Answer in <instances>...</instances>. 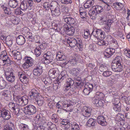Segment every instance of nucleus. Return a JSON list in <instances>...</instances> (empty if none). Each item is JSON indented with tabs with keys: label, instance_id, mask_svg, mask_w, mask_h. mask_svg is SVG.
Returning a JSON list of instances; mask_svg holds the SVG:
<instances>
[{
	"label": "nucleus",
	"instance_id": "obj_9",
	"mask_svg": "<svg viewBox=\"0 0 130 130\" xmlns=\"http://www.w3.org/2000/svg\"><path fill=\"white\" fill-rule=\"evenodd\" d=\"M33 70V73L35 76H39L42 74L43 72V67L39 64L34 65Z\"/></svg>",
	"mask_w": 130,
	"mask_h": 130
},
{
	"label": "nucleus",
	"instance_id": "obj_21",
	"mask_svg": "<svg viewBox=\"0 0 130 130\" xmlns=\"http://www.w3.org/2000/svg\"><path fill=\"white\" fill-rule=\"evenodd\" d=\"M19 75H20V79L21 81L24 84H27L29 82V80L26 75L21 72L19 73Z\"/></svg>",
	"mask_w": 130,
	"mask_h": 130
},
{
	"label": "nucleus",
	"instance_id": "obj_39",
	"mask_svg": "<svg viewBox=\"0 0 130 130\" xmlns=\"http://www.w3.org/2000/svg\"><path fill=\"white\" fill-rule=\"evenodd\" d=\"M41 49L39 47H37L34 50L35 55L37 57H39L41 54Z\"/></svg>",
	"mask_w": 130,
	"mask_h": 130
},
{
	"label": "nucleus",
	"instance_id": "obj_11",
	"mask_svg": "<svg viewBox=\"0 0 130 130\" xmlns=\"http://www.w3.org/2000/svg\"><path fill=\"white\" fill-rule=\"evenodd\" d=\"M93 85L89 83H87L84 86V88L83 90V94L85 95H89L93 89Z\"/></svg>",
	"mask_w": 130,
	"mask_h": 130
},
{
	"label": "nucleus",
	"instance_id": "obj_59",
	"mask_svg": "<svg viewBox=\"0 0 130 130\" xmlns=\"http://www.w3.org/2000/svg\"><path fill=\"white\" fill-rule=\"evenodd\" d=\"M124 54L127 57L130 58V50H129L124 49Z\"/></svg>",
	"mask_w": 130,
	"mask_h": 130
},
{
	"label": "nucleus",
	"instance_id": "obj_64",
	"mask_svg": "<svg viewBox=\"0 0 130 130\" xmlns=\"http://www.w3.org/2000/svg\"><path fill=\"white\" fill-rule=\"evenodd\" d=\"M104 9L106 11H108L110 10L111 8L110 5L108 4L104 6Z\"/></svg>",
	"mask_w": 130,
	"mask_h": 130
},
{
	"label": "nucleus",
	"instance_id": "obj_36",
	"mask_svg": "<svg viewBox=\"0 0 130 130\" xmlns=\"http://www.w3.org/2000/svg\"><path fill=\"white\" fill-rule=\"evenodd\" d=\"M66 33L69 36L72 35L75 32L74 27H71L68 28V29L65 31Z\"/></svg>",
	"mask_w": 130,
	"mask_h": 130
},
{
	"label": "nucleus",
	"instance_id": "obj_49",
	"mask_svg": "<svg viewBox=\"0 0 130 130\" xmlns=\"http://www.w3.org/2000/svg\"><path fill=\"white\" fill-rule=\"evenodd\" d=\"M90 31L88 29H86V30L84 31L83 37L84 38L87 39L90 36Z\"/></svg>",
	"mask_w": 130,
	"mask_h": 130
},
{
	"label": "nucleus",
	"instance_id": "obj_34",
	"mask_svg": "<svg viewBox=\"0 0 130 130\" xmlns=\"http://www.w3.org/2000/svg\"><path fill=\"white\" fill-rule=\"evenodd\" d=\"M70 126L71 130H79L80 129L78 125L75 122H71Z\"/></svg>",
	"mask_w": 130,
	"mask_h": 130
},
{
	"label": "nucleus",
	"instance_id": "obj_8",
	"mask_svg": "<svg viewBox=\"0 0 130 130\" xmlns=\"http://www.w3.org/2000/svg\"><path fill=\"white\" fill-rule=\"evenodd\" d=\"M112 44V46L114 47V48H108L105 50V52L104 53V56L107 58H108L112 56L113 54L115 52V50L117 48L118 46L117 42V43H113Z\"/></svg>",
	"mask_w": 130,
	"mask_h": 130
},
{
	"label": "nucleus",
	"instance_id": "obj_50",
	"mask_svg": "<svg viewBox=\"0 0 130 130\" xmlns=\"http://www.w3.org/2000/svg\"><path fill=\"white\" fill-rule=\"evenodd\" d=\"M14 128V126L13 123L11 122H9L8 125L6 127V130H12Z\"/></svg>",
	"mask_w": 130,
	"mask_h": 130
},
{
	"label": "nucleus",
	"instance_id": "obj_14",
	"mask_svg": "<svg viewBox=\"0 0 130 130\" xmlns=\"http://www.w3.org/2000/svg\"><path fill=\"white\" fill-rule=\"evenodd\" d=\"M111 68L112 70L115 72H120L123 69L121 64L114 62H112L111 63Z\"/></svg>",
	"mask_w": 130,
	"mask_h": 130
},
{
	"label": "nucleus",
	"instance_id": "obj_53",
	"mask_svg": "<svg viewBox=\"0 0 130 130\" xmlns=\"http://www.w3.org/2000/svg\"><path fill=\"white\" fill-rule=\"evenodd\" d=\"M50 3L48 2L44 3L43 5V6L44 8L47 11H48L50 8Z\"/></svg>",
	"mask_w": 130,
	"mask_h": 130
},
{
	"label": "nucleus",
	"instance_id": "obj_27",
	"mask_svg": "<svg viewBox=\"0 0 130 130\" xmlns=\"http://www.w3.org/2000/svg\"><path fill=\"white\" fill-rule=\"evenodd\" d=\"M97 14L95 10L93 8V9L90 10L88 12L90 18L93 20L95 19L97 15Z\"/></svg>",
	"mask_w": 130,
	"mask_h": 130
},
{
	"label": "nucleus",
	"instance_id": "obj_33",
	"mask_svg": "<svg viewBox=\"0 0 130 130\" xmlns=\"http://www.w3.org/2000/svg\"><path fill=\"white\" fill-rule=\"evenodd\" d=\"M94 3V0H87L84 4V7L85 8H89L92 6Z\"/></svg>",
	"mask_w": 130,
	"mask_h": 130
},
{
	"label": "nucleus",
	"instance_id": "obj_29",
	"mask_svg": "<svg viewBox=\"0 0 130 130\" xmlns=\"http://www.w3.org/2000/svg\"><path fill=\"white\" fill-rule=\"evenodd\" d=\"M7 83L3 77L0 78V89L5 88L7 86Z\"/></svg>",
	"mask_w": 130,
	"mask_h": 130
},
{
	"label": "nucleus",
	"instance_id": "obj_16",
	"mask_svg": "<svg viewBox=\"0 0 130 130\" xmlns=\"http://www.w3.org/2000/svg\"><path fill=\"white\" fill-rule=\"evenodd\" d=\"M2 97L6 101H9L10 100V92L7 90H4L1 92Z\"/></svg>",
	"mask_w": 130,
	"mask_h": 130
},
{
	"label": "nucleus",
	"instance_id": "obj_40",
	"mask_svg": "<svg viewBox=\"0 0 130 130\" xmlns=\"http://www.w3.org/2000/svg\"><path fill=\"white\" fill-rule=\"evenodd\" d=\"M113 6L114 8H118V9H120L123 7V4L121 3H113Z\"/></svg>",
	"mask_w": 130,
	"mask_h": 130
},
{
	"label": "nucleus",
	"instance_id": "obj_10",
	"mask_svg": "<svg viewBox=\"0 0 130 130\" xmlns=\"http://www.w3.org/2000/svg\"><path fill=\"white\" fill-rule=\"evenodd\" d=\"M44 57L45 59L44 62L46 64L52 62L53 59V55L50 51H47L44 53Z\"/></svg>",
	"mask_w": 130,
	"mask_h": 130
},
{
	"label": "nucleus",
	"instance_id": "obj_58",
	"mask_svg": "<svg viewBox=\"0 0 130 130\" xmlns=\"http://www.w3.org/2000/svg\"><path fill=\"white\" fill-rule=\"evenodd\" d=\"M61 2L62 4H69L72 3V0H61Z\"/></svg>",
	"mask_w": 130,
	"mask_h": 130
},
{
	"label": "nucleus",
	"instance_id": "obj_25",
	"mask_svg": "<svg viewBox=\"0 0 130 130\" xmlns=\"http://www.w3.org/2000/svg\"><path fill=\"white\" fill-rule=\"evenodd\" d=\"M16 41L18 44L22 45L25 43V39L24 36L22 35H20L17 38Z\"/></svg>",
	"mask_w": 130,
	"mask_h": 130
},
{
	"label": "nucleus",
	"instance_id": "obj_44",
	"mask_svg": "<svg viewBox=\"0 0 130 130\" xmlns=\"http://www.w3.org/2000/svg\"><path fill=\"white\" fill-rule=\"evenodd\" d=\"M122 59L120 56H117L114 59L112 62H116L117 63L121 64L122 62Z\"/></svg>",
	"mask_w": 130,
	"mask_h": 130
},
{
	"label": "nucleus",
	"instance_id": "obj_46",
	"mask_svg": "<svg viewBox=\"0 0 130 130\" xmlns=\"http://www.w3.org/2000/svg\"><path fill=\"white\" fill-rule=\"evenodd\" d=\"M37 118L38 120L39 121H41L42 122V123L46 122V119L45 117H43L42 115L40 116L39 115H37Z\"/></svg>",
	"mask_w": 130,
	"mask_h": 130
},
{
	"label": "nucleus",
	"instance_id": "obj_56",
	"mask_svg": "<svg viewBox=\"0 0 130 130\" xmlns=\"http://www.w3.org/2000/svg\"><path fill=\"white\" fill-rule=\"evenodd\" d=\"M21 8H17L14 10V13L16 14L20 15L23 13V12L21 10Z\"/></svg>",
	"mask_w": 130,
	"mask_h": 130
},
{
	"label": "nucleus",
	"instance_id": "obj_38",
	"mask_svg": "<svg viewBox=\"0 0 130 130\" xmlns=\"http://www.w3.org/2000/svg\"><path fill=\"white\" fill-rule=\"evenodd\" d=\"M25 1H23L21 3L20 7L22 10H26L27 8V5Z\"/></svg>",
	"mask_w": 130,
	"mask_h": 130
},
{
	"label": "nucleus",
	"instance_id": "obj_4",
	"mask_svg": "<svg viewBox=\"0 0 130 130\" xmlns=\"http://www.w3.org/2000/svg\"><path fill=\"white\" fill-rule=\"evenodd\" d=\"M60 7L59 5L57 2H52L50 5V10L52 14L54 16H59L60 14Z\"/></svg>",
	"mask_w": 130,
	"mask_h": 130
},
{
	"label": "nucleus",
	"instance_id": "obj_7",
	"mask_svg": "<svg viewBox=\"0 0 130 130\" xmlns=\"http://www.w3.org/2000/svg\"><path fill=\"white\" fill-rule=\"evenodd\" d=\"M23 110L25 113L28 115H33L36 112V107L31 105H28L24 107Z\"/></svg>",
	"mask_w": 130,
	"mask_h": 130
},
{
	"label": "nucleus",
	"instance_id": "obj_62",
	"mask_svg": "<svg viewBox=\"0 0 130 130\" xmlns=\"http://www.w3.org/2000/svg\"><path fill=\"white\" fill-rule=\"evenodd\" d=\"M25 2L28 4L30 7H32L33 5L34 1L33 0H26Z\"/></svg>",
	"mask_w": 130,
	"mask_h": 130
},
{
	"label": "nucleus",
	"instance_id": "obj_47",
	"mask_svg": "<svg viewBox=\"0 0 130 130\" xmlns=\"http://www.w3.org/2000/svg\"><path fill=\"white\" fill-rule=\"evenodd\" d=\"M25 62L28 63L30 65H33V61L32 59L30 57H26L25 58Z\"/></svg>",
	"mask_w": 130,
	"mask_h": 130
},
{
	"label": "nucleus",
	"instance_id": "obj_5",
	"mask_svg": "<svg viewBox=\"0 0 130 130\" xmlns=\"http://www.w3.org/2000/svg\"><path fill=\"white\" fill-rule=\"evenodd\" d=\"M81 40L80 39H77V40L73 38L68 39L67 40V42L70 46L73 48L76 46L79 49L81 50L83 47Z\"/></svg>",
	"mask_w": 130,
	"mask_h": 130
},
{
	"label": "nucleus",
	"instance_id": "obj_26",
	"mask_svg": "<svg viewBox=\"0 0 130 130\" xmlns=\"http://www.w3.org/2000/svg\"><path fill=\"white\" fill-rule=\"evenodd\" d=\"M18 1L17 0H9L8 5L10 7L14 8L18 5Z\"/></svg>",
	"mask_w": 130,
	"mask_h": 130
},
{
	"label": "nucleus",
	"instance_id": "obj_63",
	"mask_svg": "<svg viewBox=\"0 0 130 130\" xmlns=\"http://www.w3.org/2000/svg\"><path fill=\"white\" fill-rule=\"evenodd\" d=\"M124 99H125L126 102L127 104L130 105V96H129L127 98L125 96L123 98Z\"/></svg>",
	"mask_w": 130,
	"mask_h": 130
},
{
	"label": "nucleus",
	"instance_id": "obj_43",
	"mask_svg": "<svg viewBox=\"0 0 130 130\" xmlns=\"http://www.w3.org/2000/svg\"><path fill=\"white\" fill-rule=\"evenodd\" d=\"M74 83V81L71 78H68L66 79V85L69 86L71 87V86Z\"/></svg>",
	"mask_w": 130,
	"mask_h": 130
},
{
	"label": "nucleus",
	"instance_id": "obj_19",
	"mask_svg": "<svg viewBox=\"0 0 130 130\" xmlns=\"http://www.w3.org/2000/svg\"><path fill=\"white\" fill-rule=\"evenodd\" d=\"M8 72H5L6 77L7 80L11 83L13 82L15 79V77L13 72H11L8 74Z\"/></svg>",
	"mask_w": 130,
	"mask_h": 130
},
{
	"label": "nucleus",
	"instance_id": "obj_2",
	"mask_svg": "<svg viewBox=\"0 0 130 130\" xmlns=\"http://www.w3.org/2000/svg\"><path fill=\"white\" fill-rule=\"evenodd\" d=\"M38 94L37 89H33L29 93V99H30L32 100H35L38 105L41 106L43 104L44 101L43 98H42L38 99Z\"/></svg>",
	"mask_w": 130,
	"mask_h": 130
},
{
	"label": "nucleus",
	"instance_id": "obj_32",
	"mask_svg": "<svg viewBox=\"0 0 130 130\" xmlns=\"http://www.w3.org/2000/svg\"><path fill=\"white\" fill-rule=\"evenodd\" d=\"M61 77H58V82L60 83L65 78L68 77V75L67 74L66 71H63L61 72L60 74Z\"/></svg>",
	"mask_w": 130,
	"mask_h": 130
},
{
	"label": "nucleus",
	"instance_id": "obj_30",
	"mask_svg": "<svg viewBox=\"0 0 130 130\" xmlns=\"http://www.w3.org/2000/svg\"><path fill=\"white\" fill-rule=\"evenodd\" d=\"M56 58L58 60L62 61L65 60L66 57L62 52H58L57 54Z\"/></svg>",
	"mask_w": 130,
	"mask_h": 130
},
{
	"label": "nucleus",
	"instance_id": "obj_45",
	"mask_svg": "<svg viewBox=\"0 0 130 130\" xmlns=\"http://www.w3.org/2000/svg\"><path fill=\"white\" fill-rule=\"evenodd\" d=\"M112 74V72L108 70L104 71L102 75L105 77H108L110 76Z\"/></svg>",
	"mask_w": 130,
	"mask_h": 130
},
{
	"label": "nucleus",
	"instance_id": "obj_22",
	"mask_svg": "<svg viewBox=\"0 0 130 130\" xmlns=\"http://www.w3.org/2000/svg\"><path fill=\"white\" fill-rule=\"evenodd\" d=\"M96 124V120L93 118H91L88 120L86 125V126L88 127L93 128L95 127Z\"/></svg>",
	"mask_w": 130,
	"mask_h": 130
},
{
	"label": "nucleus",
	"instance_id": "obj_1",
	"mask_svg": "<svg viewBox=\"0 0 130 130\" xmlns=\"http://www.w3.org/2000/svg\"><path fill=\"white\" fill-rule=\"evenodd\" d=\"M105 34L100 29L93 28V31L90 36V38L93 40L96 39L99 41L100 38L103 39L105 37Z\"/></svg>",
	"mask_w": 130,
	"mask_h": 130
},
{
	"label": "nucleus",
	"instance_id": "obj_41",
	"mask_svg": "<svg viewBox=\"0 0 130 130\" xmlns=\"http://www.w3.org/2000/svg\"><path fill=\"white\" fill-rule=\"evenodd\" d=\"M19 127L21 130H30L28 125L21 123L19 125Z\"/></svg>",
	"mask_w": 130,
	"mask_h": 130
},
{
	"label": "nucleus",
	"instance_id": "obj_23",
	"mask_svg": "<svg viewBox=\"0 0 130 130\" xmlns=\"http://www.w3.org/2000/svg\"><path fill=\"white\" fill-rule=\"evenodd\" d=\"M97 120L98 123L102 126H105L107 124L105 119L103 116H100L98 117Z\"/></svg>",
	"mask_w": 130,
	"mask_h": 130
},
{
	"label": "nucleus",
	"instance_id": "obj_31",
	"mask_svg": "<svg viewBox=\"0 0 130 130\" xmlns=\"http://www.w3.org/2000/svg\"><path fill=\"white\" fill-rule=\"evenodd\" d=\"M1 7L5 13L8 15H10L11 13L12 12L10 8L7 7L4 5H2Z\"/></svg>",
	"mask_w": 130,
	"mask_h": 130
},
{
	"label": "nucleus",
	"instance_id": "obj_42",
	"mask_svg": "<svg viewBox=\"0 0 130 130\" xmlns=\"http://www.w3.org/2000/svg\"><path fill=\"white\" fill-rule=\"evenodd\" d=\"M96 44L99 45H107L108 44V43L107 41H106L102 40H100L99 41L97 42Z\"/></svg>",
	"mask_w": 130,
	"mask_h": 130
},
{
	"label": "nucleus",
	"instance_id": "obj_61",
	"mask_svg": "<svg viewBox=\"0 0 130 130\" xmlns=\"http://www.w3.org/2000/svg\"><path fill=\"white\" fill-rule=\"evenodd\" d=\"M61 10L63 12L67 13L68 12V8L63 6H61Z\"/></svg>",
	"mask_w": 130,
	"mask_h": 130
},
{
	"label": "nucleus",
	"instance_id": "obj_20",
	"mask_svg": "<svg viewBox=\"0 0 130 130\" xmlns=\"http://www.w3.org/2000/svg\"><path fill=\"white\" fill-rule=\"evenodd\" d=\"M115 102H116L115 103V105L113 107L114 110L117 112H119L121 110V103H120L119 100L117 98H116L114 99Z\"/></svg>",
	"mask_w": 130,
	"mask_h": 130
},
{
	"label": "nucleus",
	"instance_id": "obj_48",
	"mask_svg": "<svg viewBox=\"0 0 130 130\" xmlns=\"http://www.w3.org/2000/svg\"><path fill=\"white\" fill-rule=\"evenodd\" d=\"M116 118V120L119 121L122 120L124 118V115L121 113H118Z\"/></svg>",
	"mask_w": 130,
	"mask_h": 130
},
{
	"label": "nucleus",
	"instance_id": "obj_28",
	"mask_svg": "<svg viewBox=\"0 0 130 130\" xmlns=\"http://www.w3.org/2000/svg\"><path fill=\"white\" fill-rule=\"evenodd\" d=\"M71 73L75 76L80 75L82 74V71L79 68H73L71 71Z\"/></svg>",
	"mask_w": 130,
	"mask_h": 130
},
{
	"label": "nucleus",
	"instance_id": "obj_12",
	"mask_svg": "<svg viewBox=\"0 0 130 130\" xmlns=\"http://www.w3.org/2000/svg\"><path fill=\"white\" fill-rule=\"evenodd\" d=\"M59 74V71L57 68L51 69L48 72L49 76L52 78H55L57 77Z\"/></svg>",
	"mask_w": 130,
	"mask_h": 130
},
{
	"label": "nucleus",
	"instance_id": "obj_57",
	"mask_svg": "<svg viewBox=\"0 0 130 130\" xmlns=\"http://www.w3.org/2000/svg\"><path fill=\"white\" fill-rule=\"evenodd\" d=\"M110 26L106 25L103 27V29L107 32H109L110 31Z\"/></svg>",
	"mask_w": 130,
	"mask_h": 130
},
{
	"label": "nucleus",
	"instance_id": "obj_3",
	"mask_svg": "<svg viewBox=\"0 0 130 130\" xmlns=\"http://www.w3.org/2000/svg\"><path fill=\"white\" fill-rule=\"evenodd\" d=\"M16 99H17V104H15L14 108L13 109L14 111H15V112L16 111V110L17 111H19V109L17 105L23 106L27 104L28 102V97L26 95H24L21 97L17 96H16Z\"/></svg>",
	"mask_w": 130,
	"mask_h": 130
},
{
	"label": "nucleus",
	"instance_id": "obj_35",
	"mask_svg": "<svg viewBox=\"0 0 130 130\" xmlns=\"http://www.w3.org/2000/svg\"><path fill=\"white\" fill-rule=\"evenodd\" d=\"M95 97L100 100H103L104 99V94L99 92H97L96 93Z\"/></svg>",
	"mask_w": 130,
	"mask_h": 130
},
{
	"label": "nucleus",
	"instance_id": "obj_54",
	"mask_svg": "<svg viewBox=\"0 0 130 130\" xmlns=\"http://www.w3.org/2000/svg\"><path fill=\"white\" fill-rule=\"evenodd\" d=\"M51 118L53 121L55 123H56L58 122V119L56 114H53L51 117Z\"/></svg>",
	"mask_w": 130,
	"mask_h": 130
},
{
	"label": "nucleus",
	"instance_id": "obj_51",
	"mask_svg": "<svg viewBox=\"0 0 130 130\" xmlns=\"http://www.w3.org/2000/svg\"><path fill=\"white\" fill-rule=\"evenodd\" d=\"M118 77L116 76H111L110 79V81L113 83H116L119 80H118Z\"/></svg>",
	"mask_w": 130,
	"mask_h": 130
},
{
	"label": "nucleus",
	"instance_id": "obj_18",
	"mask_svg": "<svg viewBox=\"0 0 130 130\" xmlns=\"http://www.w3.org/2000/svg\"><path fill=\"white\" fill-rule=\"evenodd\" d=\"M91 110L92 109L86 106H84L83 115L85 117V119H87V118L90 116Z\"/></svg>",
	"mask_w": 130,
	"mask_h": 130
},
{
	"label": "nucleus",
	"instance_id": "obj_13",
	"mask_svg": "<svg viewBox=\"0 0 130 130\" xmlns=\"http://www.w3.org/2000/svg\"><path fill=\"white\" fill-rule=\"evenodd\" d=\"M1 117L4 120H8L11 117L10 112L7 110H1Z\"/></svg>",
	"mask_w": 130,
	"mask_h": 130
},
{
	"label": "nucleus",
	"instance_id": "obj_60",
	"mask_svg": "<svg viewBox=\"0 0 130 130\" xmlns=\"http://www.w3.org/2000/svg\"><path fill=\"white\" fill-rule=\"evenodd\" d=\"M69 122V120L68 119H63L61 121V123L62 125H66L70 124Z\"/></svg>",
	"mask_w": 130,
	"mask_h": 130
},
{
	"label": "nucleus",
	"instance_id": "obj_17",
	"mask_svg": "<svg viewBox=\"0 0 130 130\" xmlns=\"http://www.w3.org/2000/svg\"><path fill=\"white\" fill-rule=\"evenodd\" d=\"M10 55L13 57L15 60L19 61L22 59V56L20 52L16 50H13L10 53Z\"/></svg>",
	"mask_w": 130,
	"mask_h": 130
},
{
	"label": "nucleus",
	"instance_id": "obj_37",
	"mask_svg": "<svg viewBox=\"0 0 130 130\" xmlns=\"http://www.w3.org/2000/svg\"><path fill=\"white\" fill-rule=\"evenodd\" d=\"M92 7L93 9H94L95 10V11H96L98 14L101 13L103 10V7L100 6L96 5L95 6H93Z\"/></svg>",
	"mask_w": 130,
	"mask_h": 130
},
{
	"label": "nucleus",
	"instance_id": "obj_52",
	"mask_svg": "<svg viewBox=\"0 0 130 130\" xmlns=\"http://www.w3.org/2000/svg\"><path fill=\"white\" fill-rule=\"evenodd\" d=\"M99 100V99H95L93 102V103L96 104L97 106H102L103 104L102 103L101 101Z\"/></svg>",
	"mask_w": 130,
	"mask_h": 130
},
{
	"label": "nucleus",
	"instance_id": "obj_24",
	"mask_svg": "<svg viewBox=\"0 0 130 130\" xmlns=\"http://www.w3.org/2000/svg\"><path fill=\"white\" fill-rule=\"evenodd\" d=\"M69 100L67 101V104L64 103L63 104V108L64 109L67 111H69L71 110L72 108V104L73 103L72 101H70V103H68V102L70 101Z\"/></svg>",
	"mask_w": 130,
	"mask_h": 130
},
{
	"label": "nucleus",
	"instance_id": "obj_6",
	"mask_svg": "<svg viewBox=\"0 0 130 130\" xmlns=\"http://www.w3.org/2000/svg\"><path fill=\"white\" fill-rule=\"evenodd\" d=\"M12 62L5 51L1 52L0 54V65L1 66H4L7 64L11 65Z\"/></svg>",
	"mask_w": 130,
	"mask_h": 130
},
{
	"label": "nucleus",
	"instance_id": "obj_55",
	"mask_svg": "<svg viewBox=\"0 0 130 130\" xmlns=\"http://www.w3.org/2000/svg\"><path fill=\"white\" fill-rule=\"evenodd\" d=\"M109 93L110 96L113 97L116 96L117 94V92L115 89H113L110 90Z\"/></svg>",
	"mask_w": 130,
	"mask_h": 130
},
{
	"label": "nucleus",
	"instance_id": "obj_15",
	"mask_svg": "<svg viewBox=\"0 0 130 130\" xmlns=\"http://www.w3.org/2000/svg\"><path fill=\"white\" fill-rule=\"evenodd\" d=\"M63 20L68 24L73 25L75 28L77 26V23L76 20L73 18L70 17L64 18H63Z\"/></svg>",
	"mask_w": 130,
	"mask_h": 130
}]
</instances>
